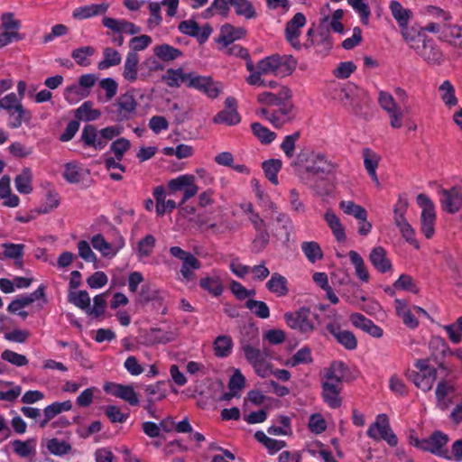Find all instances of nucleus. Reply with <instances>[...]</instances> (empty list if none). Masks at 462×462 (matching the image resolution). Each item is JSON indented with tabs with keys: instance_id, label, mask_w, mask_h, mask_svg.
<instances>
[{
	"instance_id": "obj_1",
	"label": "nucleus",
	"mask_w": 462,
	"mask_h": 462,
	"mask_svg": "<svg viewBox=\"0 0 462 462\" xmlns=\"http://www.w3.org/2000/svg\"><path fill=\"white\" fill-rule=\"evenodd\" d=\"M336 168V163L328 161L324 154L318 153L313 157L311 165L307 166L300 173V178L305 185L313 189L318 195L322 196L327 194L328 190L322 186L324 180H318L317 177L320 174H331Z\"/></svg>"
},
{
	"instance_id": "obj_2",
	"label": "nucleus",
	"mask_w": 462,
	"mask_h": 462,
	"mask_svg": "<svg viewBox=\"0 0 462 462\" xmlns=\"http://www.w3.org/2000/svg\"><path fill=\"white\" fill-rule=\"evenodd\" d=\"M3 109L8 115V126L17 129L23 124H29L32 120V112L25 108L15 93H9L0 99V110Z\"/></svg>"
},
{
	"instance_id": "obj_3",
	"label": "nucleus",
	"mask_w": 462,
	"mask_h": 462,
	"mask_svg": "<svg viewBox=\"0 0 462 462\" xmlns=\"http://www.w3.org/2000/svg\"><path fill=\"white\" fill-rule=\"evenodd\" d=\"M287 326L298 333L309 337L317 328L319 315L308 307L286 312L283 315Z\"/></svg>"
},
{
	"instance_id": "obj_4",
	"label": "nucleus",
	"mask_w": 462,
	"mask_h": 462,
	"mask_svg": "<svg viewBox=\"0 0 462 462\" xmlns=\"http://www.w3.org/2000/svg\"><path fill=\"white\" fill-rule=\"evenodd\" d=\"M408 203L406 200L399 199L397 204L394 207V223L399 228L402 236L410 245H413L416 249L420 247L419 242L415 238V231L412 226L408 223L404 215L406 213Z\"/></svg>"
},
{
	"instance_id": "obj_5",
	"label": "nucleus",
	"mask_w": 462,
	"mask_h": 462,
	"mask_svg": "<svg viewBox=\"0 0 462 462\" xmlns=\"http://www.w3.org/2000/svg\"><path fill=\"white\" fill-rule=\"evenodd\" d=\"M367 435L374 440L383 439L391 447H395L398 443L397 436L393 432L385 414L377 416L376 420L370 425Z\"/></svg>"
},
{
	"instance_id": "obj_6",
	"label": "nucleus",
	"mask_w": 462,
	"mask_h": 462,
	"mask_svg": "<svg viewBox=\"0 0 462 462\" xmlns=\"http://www.w3.org/2000/svg\"><path fill=\"white\" fill-rule=\"evenodd\" d=\"M116 106V120L119 122L132 119L137 108V101L132 92L120 95L114 104Z\"/></svg>"
},
{
	"instance_id": "obj_7",
	"label": "nucleus",
	"mask_w": 462,
	"mask_h": 462,
	"mask_svg": "<svg viewBox=\"0 0 462 462\" xmlns=\"http://www.w3.org/2000/svg\"><path fill=\"white\" fill-rule=\"evenodd\" d=\"M114 232L116 236L111 242H107L101 234H97L91 238L92 246L105 257L116 255L125 246L123 236L116 230H114Z\"/></svg>"
},
{
	"instance_id": "obj_8",
	"label": "nucleus",
	"mask_w": 462,
	"mask_h": 462,
	"mask_svg": "<svg viewBox=\"0 0 462 462\" xmlns=\"http://www.w3.org/2000/svg\"><path fill=\"white\" fill-rule=\"evenodd\" d=\"M416 53L427 63L439 65L443 61V54L433 40L425 37L420 44L414 46Z\"/></svg>"
},
{
	"instance_id": "obj_9",
	"label": "nucleus",
	"mask_w": 462,
	"mask_h": 462,
	"mask_svg": "<svg viewBox=\"0 0 462 462\" xmlns=\"http://www.w3.org/2000/svg\"><path fill=\"white\" fill-rule=\"evenodd\" d=\"M278 109L273 110L272 115L268 116V121L276 128L291 123L296 116L295 106L289 102L283 101L281 106H277Z\"/></svg>"
},
{
	"instance_id": "obj_10",
	"label": "nucleus",
	"mask_w": 462,
	"mask_h": 462,
	"mask_svg": "<svg viewBox=\"0 0 462 462\" xmlns=\"http://www.w3.org/2000/svg\"><path fill=\"white\" fill-rule=\"evenodd\" d=\"M188 87L196 88L211 98L217 97L220 93V87L210 77L199 76L194 72H190Z\"/></svg>"
},
{
	"instance_id": "obj_11",
	"label": "nucleus",
	"mask_w": 462,
	"mask_h": 462,
	"mask_svg": "<svg viewBox=\"0 0 462 462\" xmlns=\"http://www.w3.org/2000/svg\"><path fill=\"white\" fill-rule=\"evenodd\" d=\"M306 18L302 13H297L286 23L285 38L294 49H300L301 45L299 41L300 29L305 25Z\"/></svg>"
},
{
	"instance_id": "obj_12",
	"label": "nucleus",
	"mask_w": 462,
	"mask_h": 462,
	"mask_svg": "<svg viewBox=\"0 0 462 462\" xmlns=\"http://www.w3.org/2000/svg\"><path fill=\"white\" fill-rule=\"evenodd\" d=\"M456 391L455 385L451 383L446 380L439 382L435 390L437 406L446 411L453 403Z\"/></svg>"
},
{
	"instance_id": "obj_13",
	"label": "nucleus",
	"mask_w": 462,
	"mask_h": 462,
	"mask_svg": "<svg viewBox=\"0 0 462 462\" xmlns=\"http://www.w3.org/2000/svg\"><path fill=\"white\" fill-rule=\"evenodd\" d=\"M441 198L440 203L443 210L455 214L462 207V191L457 188L450 189H441L439 191Z\"/></svg>"
},
{
	"instance_id": "obj_14",
	"label": "nucleus",
	"mask_w": 462,
	"mask_h": 462,
	"mask_svg": "<svg viewBox=\"0 0 462 462\" xmlns=\"http://www.w3.org/2000/svg\"><path fill=\"white\" fill-rule=\"evenodd\" d=\"M326 328L346 349L354 350L356 348L357 339L351 331L343 330L333 323H328L326 326Z\"/></svg>"
},
{
	"instance_id": "obj_15",
	"label": "nucleus",
	"mask_w": 462,
	"mask_h": 462,
	"mask_svg": "<svg viewBox=\"0 0 462 462\" xmlns=\"http://www.w3.org/2000/svg\"><path fill=\"white\" fill-rule=\"evenodd\" d=\"M408 378L420 389L424 392L430 391L437 378V370L430 369L428 373L411 371L407 374Z\"/></svg>"
},
{
	"instance_id": "obj_16",
	"label": "nucleus",
	"mask_w": 462,
	"mask_h": 462,
	"mask_svg": "<svg viewBox=\"0 0 462 462\" xmlns=\"http://www.w3.org/2000/svg\"><path fill=\"white\" fill-rule=\"evenodd\" d=\"M3 252L0 253V259H12L14 261V265L22 268L23 265L24 245L4 243L2 245Z\"/></svg>"
},
{
	"instance_id": "obj_17",
	"label": "nucleus",
	"mask_w": 462,
	"mask_h": 462,
	"mask_svg": "<svg viewBox=\"0 0 462 462\" xmlns=\"http://www.w3.org/2000/svg\"><path fill=\"white\" fill-rule=\"evenodd\" d=\"M246 34V30L243 27H235L230 23L222 25L220 34L217 39L218 43L226 48L236 40L243 38Z\"/></svg>"
},
{
	"instance_id": "obj_18",
	"label": "nucleus",
	"mask_w": 462,
	"mask_h": 462,
	"mask_svg": "<svg viewBox=\"0 0 462 462\" xmlns=\"http://www.w3.org/2000/svg\"><path fill=\"white\" fill-rule=\"evenodd\" d=\"M292 94L288 87H282L278 94L263 92L257 96V101L265 106H281L283 101L291 99Z\"/></svg>"
},
{
	"instance_id": "obj_19",
	"label": "nucleus",
	"mask_w": 462,
	"mask_h": 462,
	"mask_svg": "<svg viewBox=\"0 0 462 462\" xmlns=\"http://www.w3.org/2000/svg\"><path fill=\"white\" fill-rule=\"evenodd\" d=\"M369 261L379 273H384L392 269L391 261L387 257L385 249L382 246H375L371 250Z\"/></svg>"
},
{
	"instance_id": "obj_20",
	"label": "nucleus",
	"mask_w": 462,
	"mask_h": 462,
	"mask_svg": "<svg viewBox=\"0 0 462 462\" xmlns=\"http://www.w3.org/2000/svg\"><path fill=\"white\" fill-rule=\"evenodd\" d=\"M139 55L135 51H129L125 57L123 77L130 83L135 82L138 79Z\"/></svg>"
},
{
	"instance_id": "obj_21",
	"label": "nucleus",
	"mask_w": 462,
	"mask_h": 462,
	"mask_svg": "<svg viewBox=\"0 0 462 462\" xmlns=\"http://www.w3.org/2000/svg\"><path fill=\"white\" fill-rule=\"evenodd\" d=\"M323 401L332 409H337L342 404L340 393L342 388H337L328 383H321Z\"/></svg>"
},
{
	"instance_id": "obj_22",
	"label": "nucleus",
	"mask_w": 462,
	"mask_h": 462,
	"mask_svg": "<svg viewBox=\"0 0 462 462\" xmlns=\"http://www.w3.org/2000/svg\"><path fill=\"white\" fill-rule=\"evenodd\" d=\"M448 439L446 434L436 431L430 438L423 439L421 450L439 455L441 448L446 446Z\"/></svg>"
},
{
	"instance_id": "obj_23",
	"label": "nucleus",
	"mask_w": 462,
	"mask_h": 462,
	"mask_svg": "<svg viewBox=\"0 0 462 462\" xmlns=\"http://www.w3.org/2000/svg\"><path fill=\"white\" fill-rule=\"evenodd\" d=\"M190 73H185L182 69H169L162 77V81L170 88H178L185 83L188 86Z\"/></svg>"
},
{
	"instance_id": "obj_24",
	"label": "nucleus",
	"mask_w": 462,
	"mask_h": 462,
	"mask_svg": "<svg viewBox=\"0 0 462 462\" xmlns=\"http://www.w3.org/2000/svg\"><path fill=\"white\" fill-rule=\"evenodd\" d=\"M324 219L327 222L328 227L332 231L337 241L343 242L346 240L345 227L342 225L339 217L336 213L328 208L324 214Z\"/></svg>"
},
{
	"instance_id": "obj_25",
	"label": "nucleus",
	"mask_w": 462,
	"mask_h": 462,
	"mask_svg": "<svg viewBox=\"0 0 462 462\" xmlns=\"http://www.w3.org/2000/svg\"><path fill=\"white\" fill-rule=\"evenodd\" d=\"M1 27L7 34H12L11 37L16 41L22 40L23 37L19 33L21 28V22L14 18L13 13H4L1 16Z\"/></svg>"
},
{
	"instance_id": "obj_26",
	"label": "nucleus",
	"mask_w": 462,
	"mask_h": 462,
	"mask_svg": "<svg viewBox=\"0 0 462 462\" xmlns=\"http://www.w3.org/2000/svg\"><path fill=\"white\" fill-rule=\"evenodd\" d=\"M362 153L364 157L365 168L367 173L373 181L376 184V186H380V182L376 174V169L379 164L380 156L369 148H365Z\"/></svg>"
},
{
	"instance_id": "obj_27",
	"label": "nucleus",
	"mask_w": 462,
	"mask_h": 462,
	"mask_svg": "<svg viewBox=\"0 0 462 462\" xmlns=\"http://www.w3.org/2000/svg\"><path fill=\"white\" fill-rule=\"evenodd\" d=\"M442 41L462 49V26L448 23L445 27Z\"/></svg>"
},
{
	"instance_id": "obj_28",
	"label": "nucleus",
	"mask_w": 462,
	"mask_h": 462,
	"mask_svg": "<svg viewBox=\"0 0 462 462\" xmlns=\"http://www.w3.org/2000/svg\"><path fill=\"white\" fill-rule=\"evenodd\" d=\"M154 55L162 61H172L182 56V51L173 46L163 43L153 48Z\"/></svg>"
},
{
	"instance_id": "obj_29",
	"label": "nucleus",
	"mask_w": 462,
	"mask_h": 462,
	"mask_svg": "<svg viewBox=\"0 0 462 462\" xmlns=\"http://www.w3.org/2000/svg\"><path fill=\"white\" fill-rule=\"evenodd\" d=\"M74 116L78 121H95L100 117L101 112L98 109L93 108L91 101H85L75 110Z\"/></svg>"
},
{
	"instance_id": "obj_30",
	"label": "nucleus",
	"mask_w": 462,
	"mask_h": 462,
	"mask_svg": "<svg viewBox=\"0 0 462 462\" xmlns=\"http://www.w3.org/2000/svg\"><path fill=\"white\" fill-rule=\"evenodd\" d=\"M394 303L396 313L400 318H402L403 323L411 328H416L419 324V321L411 313V310L407 307L406 302L400 299H396Z\"/></svg>"
},
{
	"instance_id": "obj_31",
	"label": "nucleus",
	"mask_w": 462,
	"mask_h": 462,
	"mask_svg": "<svg viewBox=\"0 0 462 462\" xmlns=\"http://www.w3.org/2000/svg\"><path fill=\"white\" fill-rule=\"evenodd\" d=\"M113 387L114 396L123 399L133 406L139 403V399L132 385L114 384Z\"/></svg>"
},
{
	"instance_id": "obj_32",
	"label": "nucleus",
	"mask_w": 462,
	"mask_h": 462,
	"mask_svg": "<svg viewBox=\"0 0 462 462\" xmlns=\"http://www.w3.org/2000/svg\"><path fill=\"white\" fill-rule=\"evenodd\" d=\"M267 289L277 296H284L288 293L287 280L278 273L272 274L266 283Z\"/></svg>"
},
{
	"instance_id": "obj_33",
	"label": "nucleus",
	"mask_w": 462,
	"mask_h": 462,
	"mask_svg": "<svg viewBox=\"0 0 462 462\" xmlns=\"http://www.w3.org/2000/svg\"><path fill=\"white\" fill-rule=\"evenodd\" d=\"M85 170L76 162L65 164L63 177L69 183H79L85 177Z\"/></svg>"
},
{
	"instance_id": "obj_34",
	"label": "nucleus",
	"mask_w": 462,
	"mask_h": 462,
	"mask_svg": "<svg viewBox=\"0 0 462 462\" xmlns=\"http://www.w3.org/2000/svg\"><path fill=\"white\" fill-rule=\"evenodd\" d=\"M103 57L104 59L97 64V68L100 70L117 66L121 63L122 60V57L119 51L111 47H106L104 49Z\"/></svg>"
},
{
	"instance_id": "obj_35",
	"label": "nucleus",
	"mask_w": 462,
	"mask_h": 462,
	"mask_svg": "<svg viewBox=\"0 0 462 462\" xmlns=\"http://www.w3.org/2000/svg\"><path fill=\"white\" fill-rule=\"evenodd\" d=\"M339 208L346 215L353 216L358 220L367 218V211L365 208L351 200H342L338 204Z\"/></svg>"
},
{
	"instance_id": "obj_36",
	"label": "nucleus",
	"mask_w": 462,
	"mask_h": 462,
	"mask_svg": "<svg viewBox=\"0 0 462 462\" xmlns=\"http://www.w3.org/2000/svg\"><path fill=\"white\" fill-rule=\"evenodd\" d=\"M349 259L351 263L355 267V272L356 276L364 282H368L369 281V273L367 267L364 262V259L361 255L356 251H350L348 253Z\"/></svg>"
},
{
	"instance_id": "obj_37",
	"label": "nucleus",
	"mask_w": 462,
	"mask_h": 462,
	"mask_svg": "<svg viewBox=\"0 0 462 462\" xmlns=\"http://www.w3.org/2000/svg\"><path fill=\"white\" fill-rule=\"evenodd\" d=\"M390 10L400 27L408 25V23L412 15V13L410 9L404 8L397 1H392L390 3Z\"/></svg>"
},
{
	"instance_id": "obj_38",
	"label": "nucleus",
	"mask_w": 462,
	"mask_h": 462,
	"mask_svg": "<svg viewBox=\"0 0 462 462\" xmlns=\"http://www.w3.org/2000/svg\"><path fill=\"white\" fill-rule=\"evenodd\" d=\"M108 5L106 4L90 5L81 6L74 10L73 16L75 18L85 19L97 14H102L106 12Z\"/></svg>"
},
{
	"instance_id": "obj_39",
	"label": "nucleus",
	"mask_w": 462,
	"mask_h": 462,
	"mask_svg": "<svg viewBox=\"0 0 462 462\" xmlns=\"http://www.w3.org/2000/svg\"><path fill=\"white\" fill-rule=\"evenodd\" d=\"M279 55L266 57L256 64V69L264 75H279Z\"/></svg>"
},
{
	"instance_id": "obj_40",
	"label": "nucleus",
	"mask_w": 462,
	"mask_h": 462,
	"mask_svg": "<svg viewBox=\"0 0 462 462\" xmlns=\"http://www.w3.org/2000/svg\"><path fill=\"white\" fill-rule=\"evenodd\" d=\"M32 172L31 170L25 168L23 171L15 177L14 183L18 192L22 194H29L32 190Z\"/></svg>"
},
{
	"instance_id": "obj_41",
	"label": "nucleus",
	"mask_w": 462,
	"mask_h": 462,
	"mask_svg": "<svg viewBox=\"0 0 462 462\" xmlns=\"http://www.w3.org/2000/svg\"><path fill=\"white\" fill-rule=\"evenodd\" d=\"M231 6L235 8L237 15L244 16L247 20L256 16L255 9L249 0H232Z\"/></svg>"
},
{
	"instance_id": "obj_42",
	"label": "nucleus",
	"mask_w": 462,
	"mask_h": 462,
	"mask_svg": "<svg viewBox=\"0 0 462 462\" xmlns=\"http://www.w3.org/2000/svg\"><path fill=\"white\" fill-rule=\"evenodd\" d=\"M346 366L341 361L333 362L329 367L323 370L322 375L327 379H336V381H344L346 373Z\"/></svg>"
},
{
	"instance_id": "obj_43",
	"label": "nucleus",
	"mask_w": 462,
	"mask_h": 462,
	"mask_svg": "<svg viewBox=\"0 0 462 462\" xmlns=\"http://www.w3.org/2000/svg\"><path fill=\"white\" fill-rule=\"evenodd\" d=\"M254 438L263 444L271 454L276 453L286 446L285 441L271 439L261 430L254 433Z\"/></svg>"
},
{
	"instance_id": "obj_44",
	"label": "nucleus",
	"mask_w": 462,
	"mask_h": 462,
	"mask_svg": "<svg viewBox=\"0 0 462 462\" xmlns=\"http://www.w3.org/2000/svg\"><path fill=\"white\" fill-rule=\"evenodd\" d=\"M233 340L229 336H218L214 341L215 355L218 357H226L231 353Z\"/></svg>"
},
{
	"instance_id": "obj_45",
	"label": "nucleus",
	"mask_w": 462,
	"mask_h": 462,
	"mask_svg": "<svg viewBox=\"0 0 462 462\" xmlns=\"http://www.w3.org/2000/svg\"><path fill=\"white\" fill-rule=\"evenodd\" d=\"M242 350L245 359L251 365L262 359H266L269 356L268 351L265 348L260 349L259 346L245 345Z\"/></svg>"
},
{
	"instance_id": "obj_46",
	"label": "nucleus",
	"mask_w": 462,
	"mask_h": 462,
	"mask_svg": "<svg viewBox=\"0 0 462 462\" xmlns=\"http://www.w3.org/2000/svg\"><path fill=\"white\" fill-rule=\"evenodd\" d=\"M215 124H225L227 125H234L240 122V116L236 108L225 109L217 113L214 118Z\"/></svg>"
},
{
	"instance_id": "obj_47",
	"label": "nucleus",
	"mask_w": 462,
	"mask_h": 462,
	"mask_svg": "<svg viewBox=\"0 0 462 462\" xmlns=\"http://www.w3.org/2000/svg\"><path fill=\"white\" fill-rule=\"evenodd\" d=\"M435 220H436L435 210L421 212V216H420L421 232L424 234V236L428 239L431 238L434 235Z\"/></svg>"
},
{
	"instance_id": "obj_48",
	"label": "nucleus",
	"mask_w": 462,
	"mask_h": 462,
	"mask_svg": "<svg viewBox=\"0 0 462 462\" xmlns=\"http://www.w3.org/2000/svg\"><path fill=\"white\" fill-rule=\"evenodd\" d=\"M265 177L274 185L278 184L277 173L282 168V162L277 159L265 161L262 164Z\"/></svg>"
},
{
	"instance_id": "obj_49",
	"label": "nucleus",
	"mask_w": 462,
	"mask_h": 462,
	"mask_svg": "<svg viewBox=\"0 0 462 462\" xmlns=\"http://www.w3.org/2000/svg\"><path fill=\"white\" fill-rule=\"evenodd\" d=\"M441 92V99L448 107L457 105V98L455 95V88L448 80H445L439 88Z\"/></svg>"
},
{
	"instance_id": "obj_50",
	"label": "nucleus",
	"mask_w": 462,
	"mask_h": 462,
	"mask_svg": "<svg viewBox=\"0 0 462 462\" xmlns=\"http://www.w3.org/2000/svg\"><path fill=\"white\" fill-rule=\"evenodd\" d=\"M251 129L259 141L264 144L271 143L276 137V134L274 132H272L260 123H253L251 125Z\"/></svg>"
},
{
	"instance_id": "obj_51",
	"label": "nucleus",
	"mask_w": 462,
	"mask_h": 462,
	"mask_svg": "<svg viewBox=\"0 0 462 462\" xmlns=\"http://www.w3.org/2000/svg\"><path fill=\"white\" fill-rule=\"evenodd\" d=\"M200 287L211 295L217 297L223 291L221 282L217 277H205L199 281Z\"/></svg>"
},
{
	"instance_id": "obj_52",
	"label": "nucleus",
	"mask_w": 462,
	"mask_h": 462,
	"mask_svg": "<svg viewBox=\"0 0 462 462\" xmlns=\"http://www.w3.org/2000/svg\"><path fill=\"white\" fill-rule=\"evenodd\" d=\"M301 250L310 263H315L323 257L322 250L317 242H303Z\"/></svg>"
},
{
	"instance_id": "obj_53",
	"label": "nucleus",
	"mask_w": 462,
	"mask_h": 462,
	"mask_svg": "<svg viewBox=\"0 0 462 462\" xmlns=\"http://www.w3.org/2000/svg\"><path fill=\"white\" fill-rule=\"evenodd\" d=\"M402 35L404 41L414 50V46H417L426 37L425 34L413 28H409L408 25L400 27Z\"/></svg>"
},
{
	"instance_id": "obj_54",
	"label": "nucleus",
	"mask_w": 462,
	"mask_h": 462,
	"mask_svg": "<svg viewBox=\"0 0 462 462\" xmlns=\"http://www.w3.org/2000/svg\"><path fill=\"white\" fill-rule=\"evenodd\" d=\"M69 301L86 311H88L90 306V297L87 291H70L69 293Z\"/></svg>"
},
{
	"instance_id": "obj_55",
	"label": "nucleus",
	"mask_w": 462,
	"mask_h": 462,
	"mask_svg": "<svg viewBox=\"0 0 462 462\" xmlns=\"http://www.w3.org/2000/svg\"><path fill=\"white\" fill-rule=\"evenodd\" d=\"M245 307L260 319H267L270 316L269 308L263 301L250 299L245 302Z\"/></svg>"
},
{
	"instance_id": "obj_56",
	"label": "nucleus",
	"mask_w": 462,
	"mask_h": 462,
	"mask_svg": "<svg viewBox=\"0 0 462 462\" xmlns=\"http://www.w3.org/2000/svg\"><path fill=\"white\" fill-rule=\"evenodd\" d=\"M312 362L310 349L304 346L299 349L287 362L290 366H296L300 364H310Z\"/></svg>"
},
{
	"instance_id": "obj_57",
	"label": "nucleus",
	"mask_w": 462,
	"mask_h": 462,
	"mask_svg": "<svg viewBox=\"0 0 462 462\" xmlns=\"http://www.w3.org/2000/svg\"><path fill=\"white\" fill-rule=\"evenodd\" d=\"M47 448L53 455L62 456L71 450V446L67 441L53 438L48 441Z\"/></svg>"
},
{
	"instance_id": "obj_58",
	"label": "nucleus",
	"mask_w": 462,
	"mask_h": 462,
	"mask_svg": "<svg viewBox=\"0 0 462 462\" xmlns=\"http://www.w3.org/2000/svg\"><path fill=\"white\" fill-rule=\"evenodd\" d=\"M443 328L447 331L449 340L458 344L462 340V317H459L453 324L446 325Z\"/></svg>"
},
{
	"instance_id": "obj_59",
	"label": "nucleus",
	"mask_w": 462,
	"mask_h": 462,
	"mask_svg": "<svg viewBox=\"0 0 462 462\" xmlns=\"http://www.w3.org/2000/svg\"><path fill=\"white\" fill-rule=\"evenodd\" d=\"M426 14L431 18V21L444 24H448L452 20L449 13L433 5H429L426 8Z\"/></svg>"
},
{
	"instance_id": "obj_60",
	"label": "nucleus",
	"mask_w": 462,
	"mask_h": 462,
	"mask_svg": "<svg viewBox=\"0 0 462 462\" xmlns=\"http://www.w3.org/2000/svg\"><path fill=\"white\" fill-rule=\"evenodd\" d=\"M409 109L408 107H405L402 109L400 106L387 111L389 119H390V125L394 129H399L402 127L403 125V117L405 113H408Z\"/></svg>"
},
{
	"instance_id": "obj_61",
	"label": "nucleus",
	"mask_w": 462,
	"mask_h": 462,
	"mask_svg": "<svg viewBox=\"0 0 462 462\" xmlns=\"http://www.w3.org/2000/svg\"><path fill=\"white\" fill-rule=\"evenodd\" d=\"M155 237L152 235H146L138 242L137 248L140 256H150L155 246Z\"/></svg>"
},
{
	"instance_id": "obj_62",
	"label": "nucleus",
	"mask_w": 462,
	"mask_h": 462,
	"mask_svg": "<svg viewBox=\"0 0 462 462\" xmlns=\"http://www.w3.org/2000/svg\"><path fill=\"white\" fill-rule=\"evenodd\" d=\"M347 2L361 15L362 23L367 24L371 12L366 0H347Z\"/></svg>"
},
{
	"instance_id": "obj_63",
	"label": "nucleus",
	"mask_w": 462,
	"mask_h": 462,
	"mask_svg": "<svg viewBox=\"0 0 462 462\" xmlns=\"http://www.w3.org/2000/svg\"><path fill=\"white\" fill-rule=\"evenodd\" d=\"M330 96L333 99L337 100L345 106L351 105V94L350 91L339 85H336L330 91Z\"/></svg>"
},
{
	"instance_id": "obj_64",
	"label": "nucleus",
	"mask_w": 462,
	"mask_h": 462,
	"mask_svg": "<svg viewBox=\"0 0 462 462\" xmlns=\"http://www.w3.org/2000/svg\"><path fill=\"white\" fill-rule=\"evenodd\" d=\"M88 95V91H85L79 85H71L65 89V99L69 103L77 102L82 97H86Z\"/></svg>"
}]
</instances>
